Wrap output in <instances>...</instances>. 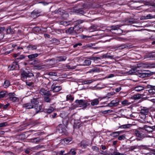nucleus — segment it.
<instances>
[{"label":"nucleus","mask_w":155,"mask_h":155,"mask_svg":"<svg viewBox=\"0 0 155 155\" xmlns=\"http://www.w3.org/2000/svg\"><path fill=\"white\" fill-rule=\"evenodd\" d=\"M67 124H66V125L64 124L63 123V124H60L57 127V129L58 130L59 132L61 134H63L66 135L67 133V130H66Z\"/></svg>","instance_id":"obj_1"},{"label":"nucleus","mask_w":155,"mask_h":155,"mask_svg":"<svg viewBox=\"0 0 155 155\" xmlns=\"http://www.w3.org/2000/svg\"><path fill=\"white\" fill-rule=\"evenodd\" d=\"M21 78L27 79V78H31V77H33L34 75L32 73L28 71L22 70L21 71Z\"/></svg>","instance_id":"obj_2"},{"label":"nucleus","mask_w":155,"mask_h":155,"mask_svg":"<svg viewBox=\"0 0 155 155\" xmlns=\"http://www.w3.org/2000/svg\"><path fill=\"white\" fill-rule=\"evenodd\" d=\"M75 103L77 104V105L80 106L81 107L86 108V107L90 105V104L87 103L85 100H77Z\"/></svg>","instance_id":"obj_3"},{"label":"nucleus","mask_w":155,"mask_h":155,"mask_svg":"<svg viewBox=\"0 0 155 155\" xmlns=\"http://www.w3.org/2000/svg\"><path fill=\"white\" fill-rule=\"evenodd\" d=\"M62 87L60 86L52 85L51 87V90L54 92H55L60 91Z\"/></svg>","instance_id":"obj_4"},{"label":"nucleus","mask_w":155,"mask_h":155,"mask_svg":"<svg viewBox=\"0 0 155 155\" xmlns=\"http://www.w3.org/2000/svg\"><path fill=\"white\" fill-rule=\"evenodd\" d=\"M124 25H117L115 27H113L111 29L110 31L113 33L117 34L118 33L116 31H121V29L119 28L121 27L122 26Z\"/></svg>","instance_id":"obj_5"},{"label":"nucleus","mask_w":155,"mask_h":155,"mask_svg":"<svg viewBox=\"0 0 155 155\" xmlns=\"http://www.w3.org/2000/svg\"><path fill=\"white\" fill-rule=\"evenodd\" d=\"M39 92L42 95H44L48 96H51V95L50 91H47L43 88H41L39 90Z\"/></svg>","instance_id":"obj_6"},{"label":"nucleus","mask_w":155,"mask_h":155,"mask_svg":"<svg viewBox=\"0 0 155 155\" xmlns=\"http://www.w3.org/2000/svg\"><path fill=\"white\" fill-rule=\"evenodd\" d=\"M143 129H145L147 132H152L155 130V125L152 127L145 125L143 127Z\"/></svg>","instance_id":"obj_7"},{"label":"nucleus","mask_w":155,"mask_h":155,"mask_svg":"<svg viewBox=\"0 0 155 155\" xmlns=\"http://www.w3.org/2000/svg\"><path fill=\"white\" fill-rule=\"evenodd\" d=\"M147 88L150 89L148 90V92L149 93L151 94H155V86L148 85H147Z\"/></svg>","instance_id":"obj_8"},{"label":"nucleus","mask_w":155,"mask_h":155,"mask_svg":"<svg viewBox=\"0 0 155 155\" xmlns=\"http://www.w3.org/2000/svg\"><path fill=\"white\" fill-rule=\"evenodd\" d=\"M50 67V66L45 65H39L35 66V69L38 70H46Z\"/></svg>","instance_id":"obj_9"},{"label":"nucleus","mask_w":155,"mask_h":155,"mask_svg":"<svg viewBox=\"0 0 155 155\" xmlns=\"http://www.w3.org/2000/svg\"><path fill=\"white\" fill-rule=\"evenodd\" d=\"M119 101L116 100H113L111 101L108 104L107 106H108L110 107H112L117 106L119 105Z\"/></svg>","instance_id":"obj_10"},{"label":"nucleus","mask_w":155,"mask_h":155,"mask_svg":"<svg viewBox=\"0 0 155 155\" xmlns=\"http://www.w3.org/2000/svg\"><path fill=\"white\" fill-rule=\"evenodd\" d=\"M34 105L32 104L31 102L28 103L23 105V107L26 109H31L34 107Z\"/></svg>","instance_id":"obj_11"},{"label":"nucleus","mask_w":155,"mask_h":155,"mask_svg":"<svg viewBox=\"0 0 155 155\" xmlns=\"http://www.w3.org/2000/svg\"><path fill=\"white\" fill-rule=\"evenodd\" d=\"M38 47V45H34L33 44H30L27 47V48L28 50H37V48Z\"/></svg>","instance_id":"obj_12"},{"label":"nucleus","mask_w":155,"mask_h":155,"mask_svg":"<svg viewBox=\"0 0 155 155\" xmlns=\"http://www.w3.org/2000/svg\"><path fill=\"white\" fill-rule=\"evenodd\" d=\"M145 58H148L149 60H155V55L152 53H150L146 55L145 56Z\"/></svg>","instance_id":"obj_13"},{"label":"nucleus","mask_w":155,"mask_h":155,"mask_svg":"<svg viewBox=\"0 0 155 155\" xmlns=\"http://www.w3.org/2000/svg\"><path fill=\"white\" fill-rule=\"evenodd\" d=\"M39 13L37 11H34L31 14V17L34 18H35L40 15Z\"/></svg>","instance_id":"obj_14"},{"label":"nucleus","mask_w":155,"mask_h":155,"mask_svg":"<svg viewBox=\"0 0 155 155\" xmlns=\"http://www.w3.org/2000/svg\"><path fill=\"white\" fill-rule=\"evenodd\" d=\"M149 111V109L146 107H143L140 111V113L144 115L148 114Z\"/></svg>","instance_id":"obj_15"},{"label":"nucleus","mask_w":155,"mask_h":155,"mask_svg":"<svg viewBox=\"0 0 155 155\" xmlns=\"http://www.w3.org/2000/svg\"><path fill=\"white\" fill-rule=\"evenodd\" d=\"M90 102L91 105L92 106L97 105L99 103V101L97 99H95L91 100Z\"/></svg>","instance_id":"obj_16"},{"label":"nucleus","mask_w":155,"mask_h":155,"mask_svg":"<svg viewBox=\"0 0 155 155\" xmlns=\"http://www.w3.org/2000/svg\"><path fill=\"white\" fill-rule=\"evenodd\" d=\"M66 33L68 34L74 35L75 34L74 31L73 27H71L67 30L66 31Z\"/></svg>","instance_id":"obj_17"},{"label":"nucleus","mask_w":155,"mask_h":155,"mask_svg":"<svg viewBox=\"0 0 155 155\" xmlns=\"http://www.w3.org/2000/svg\"><path fill=\"white\" fill-rule=\"evenodd\" d=\"M34 107L36 110V114L41 111L42 109V106L41 105L37 104L36 105H34Z\"/></svg>","instance_id":"obj_18"},{"label":"nucleus","mask_w":155,"mask_h":155,"mask_svg":"<svg viewBox=\"0 0 155 155\" xmlns=\"http://www.w3.org/2000/svg\"><path fill=\"white\" fill-rule=\"evenodd\" d=\"M40 54H38L37 53H35L29 55L28 56V58L31 60H32L33 59L37 57L38 55Z\"/></svg>","instance_id":"obj_19"},{"label":"nucleus","mask_w":155,"mask_h":155,"mask_svg":"<svg viewBox=\"0 0 155 155\" xmlns=\"http://www.w3.org/2000/svg\"><path fill=\"white\" fill-rule=\"evenodd\" d=\"M122 132L121 131H115L112 132L110 134V135L114 137H116L118 136Z\"/></svg>","instance_id":"obj_20"},{"label":"nucleus","mask_w":155,"mask_h":155,"mask_svg":"<svg viewBox=\"0 0 155 155\" xmlns=\"http://www.w3.org/2000/svg\"><path fill=\"white\" fill-rule=\"evenodd\" d=\"M38 98H34L33 99L31 100V103L34 105L38 104L39 103V102L38 101Z\"/></svg>","instance_id":"obj_21"},{"label":"nucleus","mask_w":155,"mask_h":155,"mask_svg":"<svg viewBox=\"0 0 155 155\" xmlns=\"http://www.w3.org/2000/svg\"><path fill=\"white\" fill-rule=\"evenodd\" d=\"M143 87L141 86H138L135 87L134 88V90L137 91H140L144 89Z\"/></svg>","instance_id":"obj_22"},{"label":"nucleus","mask_w":155,"mask_h":155,"mask_svg":"<svg viewBox=\"0 0 155 155\" xmlns=\"http://www.w3.org/2000/svg\"><path fill=\"white\" fill-rule=\"evenodd\" d=\"M72 140V138L70 137L65 138L63 139L62 141H63L65 144H68Z\"/></svg>","instance_id":"obj_23"},{"label":"nucleus","mask_w":155,"mask_h":155,"mask_svg":"<svg viewBox=\"0 0 155 155\" xmlns=\"http://www.w3.org/2000/svg\"><path fill=\"white\" fill-rule=\"evenodd\" d=\"M132 126V124H124L120 126L119 127V128L121 129L128 128L131 127Z\"/></svg>","instance_id":"obj_24"},{"label":"nucleus","mask_w":155,"mask_h":155,"mask_svg":"<svg viewBox=\"0 0 155 155\" xmlns=\"http://www.w3.org/2000/svg\"><path fill=\"white\" fill-rule=\"evenodd\" d=\"M140 74L139 77L144 78L145 77L148 76V74L145 72V71H140L139 72Z\"/></svg>","instance_id":"obj_25"},{"label":"nucleus","mask_w":155,"mask_h":155,"mask_svg":"<svg viewBox=\"0 0 155 155\" xmlns=\"http://www.w3.org/2000/svg\"><path fill=\"white\" fill-rule=\"evenodd\" d=\"M66 59V57L65 56H60L58 57L56 59V62H60L61 61H64Z\"/></svg>","instance_id":"obj_26"},{"label":"nucleus","mask_w":155,"mask_h":155,"mask_svg":"<svg viewBox=\"0 0 155 155\" xmlns=\"http://www.w3.org/2000/svg\"><path fill=\"white\" fill-rule=\"evenodd\" d=\"M82 126L79 122H75L74 125V129H79Z\"/></svg>","instance_id":"obj_27"},{"label":"nucleus","mask_w":155,"mask_h":155,"mask_svg":"<svg viewBox=\"0 0 155 155\" xmlns=\"http://www.w3.org/2000/svg\"><path fill=\"white\" fill-rule=\"evenodd\" d=\"M76 153V150L75 149H71L68 153L65 154L64 155L71 154L72 155H75Z\"/></svg>","instance_id":"obj_28"},{"label":"nucleus","mask_w":155,"mask_h":155,"mask_svg":"<svg viewBox=\"0 0 155 155\" xmlns=\"http://www.w3.org/2000/svg\"><path fill=\"white\" fill-rule=\"evenodd\" d=\"M135 134L138 137L143 138V135L142 133H140L138 130H136L135 132Z\"/></svg>","instance_id":"obj_29"},{"label":"nucleus","mask_w":155,"mask_h":155,"mask_svg":"<svg viewBox=\"0 0 155 155\" xmlns=\"http://www.w3.org/2000/svg\"><path fill=\"white\" fill-rule=\"evenodd\" d=\"M143 19H152L155 18V15H152L151 14H149L147 15L146 16H143Z\"/></svg>","instance_id":"obj_30"},{"label":"nucleus","mask_w":155,"mask_h":155,"mask_svg":"<svg viewBox=\"0 0 155 155\" xmlns=\"http://www.w3.org/2000/svg\"><path fill=\"white\" fill-rule=\"evenodd\" d=\"M79 144L81 147L83 148H85L88 146L87 143L84 141L81 142Z\"/></svg>","instance_id":"obj_31"},{"label":"nucleus","mask_w":155,"mask_h":155,"mask_svg":"<svg viewBox=\"0 0 155 155\" xmlns=\"http://www.w3.org/2000/svg\"><path fill=\"white\" fill-rule=\"evenodd\" d=\"M10 85L9 81L8 80H6L4 82L3 86L5 88H7Z\"/></svg>","instance_id":"obj_32"},{"label":"nucleus","mask_w":155,"mask_h":155,"mask_svg":"<svg viewBox=\"0 0 155 155\" xmlns=\"http://www.w3.org/2000/svg\"><path fill=\"white\" fill-rule=\"evenodd\" d=\"M54 110V108L53 107H50L49 108L45 109V112L48 114H50L53 112Z\"/></svg>","instance_id":"obj_33"},{"label":"nucleus","mask_w":155,"mask_h":155,"mask_svg":"<svg viewBox=\"0 0 155 155\" xmlns=\"http://www.w3.org/2000/svg\"><path fill=\"white\" fill-rule=\"evenodd\" d=\"M7 93L6 91H2L0 92V98L4 97L7 94Z\"/></svg>","instance_id":"obj_34"},{"label":"nucleus","mask_w":155,"mask_h":155,"mask_svg":"<svg viewBox=\"0 0 155 155\" xmlns=\"http://www.w3.org/2000/svg\"><path fill=\"white\" fill-rule=\"evenodd\" d=\"M91 61L90 60H86L84 61V63L85 65L89 66L91 64Z\"/></svg>","instance_id":"obj_35"},{"label":"nucleus","mask_w":155,"mask_h":155,"mask_svg":"<svg viewBox=\"0 0 155 155\" xmlns=\"http://www.w3.org/2000/svg\"><path fill=\"white\" fill-rule=\"evenodd\" d=\"M10 100L13 102H15L18 101L19 99L18 98L15 97V96H14L13 97L10 98Z\"/></svg>","instance_id":"obj_36"},{"label":"nucleus","mask_w":155,"mask_h":155,"mask_svg":"<svg viewBox=\"0 0 155 155\" xmlns=\"http://www.w3.org/2000/svg\"><path fill=\"white\" fill-rule=\"evenodd\" d=\"M50 96L45 95L44 97V100L46 102L50 103L51 102V99L49 98Z\"/></svg>","instance_id":"obj_37"},{"label":"nucleus","mask_w":155,"mask_h":155,"mask_svg":"<svg viewBox=\"0 0 155 155\" xmlns=\"http://www.w3.org/2000/svg\"><path fill=\"white\" fill-rule=\"evenodd\" d=\"M73 28L75 34H76L77 32L80 29V28L78 25L74 26V27H73Z\"/></svg>","instance_id":"obj_38"},{"label":"nucleus","mask_w":155,"mask_h":155,"mask_svg":"<svg viewBox=\"0 0 155 155\" xmlns=\"http://www.w3.org/2000/svg\"><path fill=\"white\" fill-rule=\"evenodd\" d=\"M35 143H38L39 142L43 140V139L41 138L40 137H36L34 138Z\"/></svg>","instance_id":"obj_39"},{"label":"nucleus","mask_w":155,"mask_h":155,"mask_svg":"<svg viewBox=\"0 0 155 155\" xmlns=\"http://www.w3.org/2000/svg\"><path fill=\"white\" fill-rule=\"evenodd\" d=\"M49 61H51V62L49 64L50 65H53L55 64L56 63L58 62H56V59H51L49 60Z\"/></svg>","instance_id":"obj_40"},{"label":"nucleus","mask_w":155,"mask_h":155,"mask_svg":"<svg viewBox=\"0 0 155 155\" xmlns=\"http://www.w3.org/2000/svg\"><path fill=\"white\" fill-rule=\"evenodd\" d=\"M121 104L123 105H128L130 104L127 100H125L121 102Z\"/></svg>","instance_id":"obj_41"},{"label":"nucleus","mask_w":155,"mask_h":155,"mask_svg":"<svg viewBox=\"0 0 155 155\" xmlns=\"http://www.w3.org/2000/svg\"><path fill=\"white\" fill-rule=\"evenodd\" d=\"M15 66L13 64L10 65L8 67V69L9 71H12L15 69Z\"/></svg>","instance_id":"obj_42"},{"label":"nucleus","mask_w":155,"mask_h":155,"mask_svg":"<svg viewBox=\"0 0 155 155\" xmlns=\"http://www.w3.org/2000/svg\"><path fill=\"white\" fill-rule=\"evenodd\" d=\"M94 80H89L85 81H83V83L84 84H90Z\"/></svg>","instance_id":"obj_43"},{"label":"nucleus","mask_w":155,"mask_h":155,"mask_svg":"<svg viewBox=\"0 0 155 155\" xmlns=\"http://www.w3.org/2000/svg\"><path fill=\"white\" fill-rule=\"evenodd\" d=\"M113 111L111 110H105L103 111L102 112V114H108L112 112Z\"/></svg>","instance_id":"obj_44"},{"label":"nucleus","mask_w":155,"mask_h":155,"mask_svg":"<svg viewBox=\"0 0 155 155\" xmlns=\"http://www.w3.org/2000/svg\"><path fill=\"white\" fill-rule=\"evenodd\" d=\"M141 97V95L140 94L135 95L134 96V98L135 99H139Z\"/></svg>","instance_id":"obj_45"},{"label":"nucleus","mask_w":155,"mask_h":155,"mask_svg":"<svg viewBox=\"0 0 155 155\" xmlns=\"http://www.w3.org/2000/svg\"><path fill=\"white\" fill-rule=\"evenodd\" d=\"M125 136L124 135H122L119 136L118 137V139L119 140H122L125 139Z\"/></svg>","instance_id":"obj_46"},{"label":"nucleus","mask_w":155,"mask_h":155,"mask_svg":"<svg viewBox=\"0 0 155 155\" xmlns=\"http://www.w3.org/2000/svg\"><path fill=\"white\" fill-rule=\"evenodd\" d=\"M8 125L7 123L6 122L0 123V127H4Z\"/></svg>","instance_id":"obj_47"},{"label":"nucleus","mask_w":155,"mask_h":155,"mask_svg":"<svg viewBox=\"0 0 155 155\" xmlns=\"http://www.w3.org/2000/svg\"><path fill=\"white\" fill-rule=\"evenodd\" d=\"M80 37L81 38L84 39L85 40H87L88 38H91V36H87L86 35H81Z\"/></svg>","instance_id":"obj_48"},{"label":"nucleus","mask_w":155,"mask_h":155,"mask_svg":"<svg viewBox=\"0 0 155 155\" xmlns=\"http://www.w3.org/2000/svg\"><path fill=\"white\" fill-rule=\"evenodd\" d=\"M147 155H155V150H153L147 153Z\"/></svg>","instance_id":"obj_49"},{"label":"nucleus","mask_w":155,"mask_h":155,"mask_svg":"<svg viewBox=\"0 0 155 155\" xmlns=\"http://www.w3.org/2000/svg\"><path fill=\"white\" fill-rule=\"evenodd\" d=\"M88 58L90 60H97L98 59H100V58L99 57H90Z\"/></svg>","instance_id":"obj_50"},{"label":"nucleus","mask_w":155,"mask_h":155,"mask_svg":"<svg viewBox=\"0 0 155 155\" xmlns=\"http://www.w3.org/2000/svg\"><path fill=\"white\" fill-rule=\"evenodd\" d=\"M93 72H99L100 71L99 68L94 67L92 69Z\"/></svg>","instance_id":"obj_51"},{"label":"nucleus","mask_w":155,"mask_h":155,"mask_svg":"<svg viewBox=\"0 0 155 155\" xmlns=\"http://www.w3.org/2000/svg\"><path fill=\"white\" fill-rule=\"evenodd\" d=\"M66 99L67 100H70L72 101L74 100V98L70 95H68L67 96Z\"/></svg>","instance_id":"obj_52"},{"label":"nucleus","mask_w":155,"mask_h":155,"mask_svg":"<svg viewBox=\"0 0 155 155\" xmlns=\"http://www.w3.org/2000/svg\"><path fill=\"white\" fill-rule=\"evenodd\" d=\"M53 42L56 43L57 44H58L60 43V41L58 39L54 38L52 39Z\"/></svg>","instance_id":"obj_53"},{"label":"nucleus","mask_w":155,"mask_h":155,"mask_svg":"<svg viewBox=\"0 0 155 155\" xmlns=\"http://www.w3.org/2000/svg\"><path fill=\"white\" fill-rule=\"evenodd\" d=\"M48 75L50 76H57V74L55 72H50L49 73Z\"/></svg>","instance_id":"obj_54"},{"label":"nucleus","mask_w":155,"mask_h":155,"mask_svg":"<svg viewBox=\"0 0 155 155\" xmlns=\"http://www.w3.org/2000/svg\"><path fill=\"white\" fill-rule=\"evenodd\" d=\"M8 96L9 97V99L10 100V98L11 97H13L14 96H15V94L14 93H9L8 94Z\"/></svg>","instance_id":"obj_55"},{"label":"nucleus","mask_w":155,"mask_h":155,"mask_svg":"<svg viewBox=\"0 0 155 155\" xmlns=\"http://www.w3.org/2000/svg\"><path fill=\"white\" fill-rule=\"evenodd\" d=\"M25 58V56L24 55H21L20 56H18V57L16 58V59L17 60H21L23 59H24Z\"/></svg>","instance_id":"obj_56"},{"label":"nucleus","mask_w":155,"mask_h":155,"mask_svg":"<svg viewBox=\"0 0 155 155\" xmlns=\"http://www.w3.org/2000/svg\"><path fill=\"white\" fill-rule=\"evenodd\" d=\"M121 153L117 152L116 151H114L112 153V155H121Z\"/></svg>","instance_id":"obj_57"},{"label":"nucleus","mask_w":155,"mask_h":155,"mask_svg":"<svg viewBox=\"0 0 155 155\" xmlns=\"http://www.w3.org/2000/svg\"><path fill=\"white\" fill-rule=\"evenodd\" d=\"M92 148L93 150L97 152L99 151L98 148L96 146H93L92 147Z\"/></svg>","instance_id":"obj_58"},{"label":"nucleus","mask_w":155,"mask_h":155,"mask_svg":"<svg viewBox=\"0 0 155 155\" xmlns=\"http://www.w3.org/2000/svg\"><path fill=\"white\" fill-rule=\"evenodd\" d=\"M33 83L32 82H30L29 81H26V84L28 86H31L33 85Z\"/></svg>","instance_id":"obj_59"},{"label":"nucleus","mask_w":155,"mask_h":155,"mask_svg":"<svg viewBox=\"0 0 155 155\" xmlns=\"http://www.w3.org/2000/svg\"><path fill=\"white\" fill-rule=\"evenodd\" d=\"M7 33H8V34H10V33H12L13 32V30L12 29H11V28H8L7 29Z\"/></svg>","instance_id":"obj_60"},{"label":"nucleus","mask_w":155,"mask_h":155,"mask_svg":"<svg viewBox=\"0 0 155 155\" xmlns=\"http://www.w3.org/2000/svg\"><path fill=\"white\" fill-rule=\"evenodd\" d=\"M137 148V146H131L130 147V151H132L134 150V149H136Z\"/></svg>","instance_id":"obj_61"},{"label":"nucleus","mask_w":155,"mask_h":155,"mask_svg":"<svg viewBox=\"0 0 155 155\" xmlns=\"http://www.w3.org/2000/svg\"><path fill=\"white\" fill-rule=\"evenodd\" d=\"M115 94V92L114 91L113 92H110L107 93V95L108 96H112L114 95Z\"/></svg>","instance_id":"obj_62"},{"label":"nucleus","mask_w":155,"mask_h":155,"mask_svg":"<svg viewBox=\"0 0 155 155\" xmlns=\"http://www.w3.org/2000/svg\"><path fill=\"white\" fill-rule=\"evenodd\" d=\"M61 24L65 26H68L69 25V23L65 21H62L61 22Z\"/></svg>","instance_id":"obj_63"},{"label":"nucleus","mask_w":155,"mask_h":155,"mask_svg":"<svg viewBox=\"0 0 155 155\" xmlns=\"http://www.w3.org/2000/svg\"><path fill=\"white\" fill-rule=\"evenodd\" d=\"M82 44L81 43H76L75 45H73V47L74 48H75L76 47H77L78 46H81L82 45Z\"/></svg>","instance_id":"obj_64"}]
</instances>
